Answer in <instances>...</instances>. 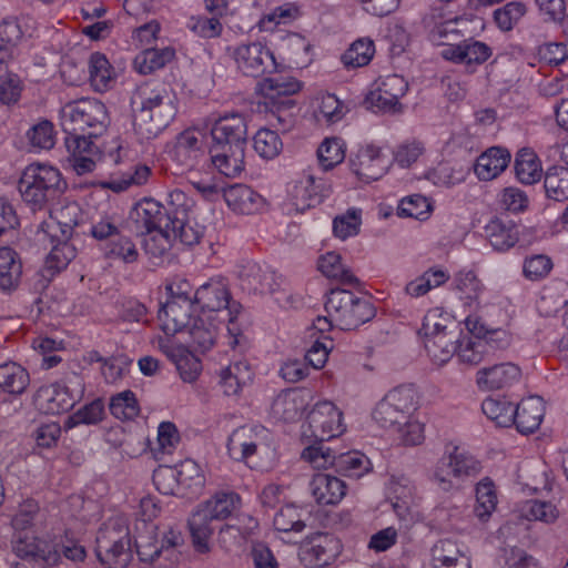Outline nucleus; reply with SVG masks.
<instances>
[{"label":"nucleus","mask_w":568,"mask_h":568,"mask_svg":"<svg viewBox=\"0 0 568 568\" xmlns=\"http://www.w3.org/2000/svg\"><path fill=\"white\" fill-rule=\"evenodd\" d=\"M133 126L141 139L159 135L175 118L174 97L164 85L141 84L131 97Z\"/></svg>","instance_id":"f257e3e1"},{"label":"nucleus","mask_w":568,"mask_h":568,"mask_svg":"<svg viewBox=\"0 0 568 568\" xmlns=\"http://www.w3.org/2000/svg\"><path fill=\"white\" fill-rule=\"evenodd\" d=\"M194 310L197 316H203L205 325H215V335L220 325L226 323L229 345L236 347L241 344V328L236 318L241 313V305L231 301L227 284L222 278H211L202 284L193 294Z\"/></svg>","instance_id":"f03ea898"},{"label":"nucleus","mask_w":568,"mask_h":568,"mask_svg":"<svg viewBox=\"0 0 568 568\" xmlns=\"http://www.w3.org/2000/svg\"><path fill=\"white\" fill-rule=\"evenodd\" d=\"M195 312L192 301H166L158 312L160 328L166 335L186 332L193 345L201 352L210 349L215 342V325H205L203 316H192Z\"/></svg>","instance_id":"7ed1b4c3"},{"label":"nucleus","mask_w":568,"mask_h":568,"mask_svg":"<svg viewBox=\"0 0 568 568\" xmlns=\"http://www.w3.org/2000/svg\"><path fill=\"white\" fill-rule=\"evenodd\" d=\"M242 499L232 490H220L200 504L189 519L192 542L200 554L210 551V538L213 534L211 523L224 520L241 509Z\"/></svg>","instance_id":"20e7f679"},{"label":"nucleus","mask_w":568,"mask_h":568,"mask_svg":"<svg viewBox=\"0 0 568 568\" xmlns=\"http://www.w3.org/2000/svg\"><path fill=\"white\" fill-rule=\"evenodd\" d=\"M480 471V462L465 446L448 443L433 466L429 480L438 490L449 493L462 488L467 480L476 477Z\"/></svg>","instance_id":"39448f33"},{"label":"nucleus","mask_w":568,"mask_h":568,"mask_svg":"<svg viewBox=\"0 0 568 568\" xmlns=\"http://www.w3.org/2000/svg\"><path fill=\"white\" fill-rule=\"evenodd\" d=\"M227 450L234 460L266 470L276 460V447L271 432L261 425L242 426L229 437Z\"/></svg>","instance_id":"423d86ee"},{"label":"nucleus","mask_w":568,"mask_h":568,"mask_svg":"<svg viewBox=\"0 0 568 568\" xmlns=\"http://www.w3.org/2000/svg\"><path fill=\"white\" fill-rule=\"evenodd\" d=\"M327 316H318L314 327L325 332L332 326L353 329L374 317V308L366 298L347 290H332L325 302Z\"/></svg>","instance_id":"0eeeda50"},{"label":"nucleus","mask_w":568,"mask_h":568,"mask_svg":"<svg viewBox=\"0 0 568 568\" xmlns=\"http://www.w3.org/2000/svg\"><path fill=\"white\" fill-rule=\"evenodd\" d=\"M18 189L24 203L33 210H41L65 191L67 182L57 168L32 163L23 170Z\"/></svg>","instance_id":"6e6552de"},{"label":"nucleus","mask_w":568,"mask_h":568,"mask_svg":"<svg viewBox=\"0 0 568 568\" xmlns=\"http://www.w3.org/2000/svg\"><path fill=\"white\" fill-rule=\"evenodd\" d=\"M97 557L108 568H124L131 560L126 520L116 516L104 524L97 537Z\"/></svg>","instance_id":"1a4fd4ad"},{"label":"nucleus","mask_w":568,"mask_h":568,"mask_svg":"<svg viewBox=\"0 0 568 568\" xmlns=\"http://www.w3.org/2000/svg\"><path fill=\"white\" fill-rule=\"evenodd\" d=\"M61 126L64 132L89 130L90 136H98L109 125L105 105L95 99H82L64 104L60 111Z\"/></svg>","instance_id":"9d476101"},{"label":"nucleus","mask_w":568,"mask_h":568,"mask_svg":"<svg viewBox=\"0 0 568 568\" xmlns=\"http://www.w3.org/2000/svg\"><path fill=\"white\" fill-rule=\"evenodd\" d=\"M84 379L77 373H69L60 381L41 386L34 396L37 407L45 414H60L71 409L82 399Z\"/></svg>","instance_id":"9b49d317"},{"label":"nucleus","mask_w":568,"mask_h":568,"mask_svg":"<svg viewBox=\"0 0 568 568\" xmlns=\"http://www.w3.org/2000/svg\"><path fill=\"white\" fill-rule=\"evenodd\" d=\"M236 69L248 77L276 72L278 64L273 51L262 41L242 42L227 48Z\"/></svg>","instance_id":"f8f14e48"},{"label":"nucleus","mask_w":568,"mask_h":568,"mask_svg":"<svg viewBox=\"0 0 568 568\" xmlns=\"http://www.w3.org/2000/svg\"><path fill=\"white\" fill-rule=\"evenodd\" d=\"M452 287L463 306L468 308L467 325L471 317H485L489 313L487 290L477 275L470 270H462L454 275Z\"/></svg>","instance_id":"ddd939ff"},{"label":"nucleus","mask_w":568,"mask_h":568,"mask_svg":"<svg viewBox=\"0 0 568 568\" xmlns=\"http://www.w3.org/2000/svg\"><path fill=\"white\" fill-rule=\"evenodd\" d=\"M148 532L139 535L135 538L136 552L142 561L156 562L155 567L161 566L160 560L169 561L170 567L174 566L180 559L179 548L182 546L183 538L179 531L169 530L164 534L161 545L153 538L154 526H146Z\"/></svg>","instance_id":"4468645a"},{"label":"nucleus","mask_w":568,"mask_h":568,"mask_svg":"<svg viewBox=\"0 0 568 568\" xmlns=\"http://www.w3.org/2000/svg\"><path fill=\"white\" fill-rule=\"evenodd\" d=\"M345 428L342 410L333 402L322 400L308 413L303 435L323 442L342 435Z\"/></svg>","instance_id":"2eb2a0df"},{"label":"nucleus","mask_w":568,"mask_h":568,"mask_svg":"<svg viewBox=\"0 0 568 568\" xmlns=\"http://www.w3.org/2000/svg\"><path fill=\"white\" fill-rule=\"evenodd\" d=\"M407 90L408 83L402 75L388 74L375 83V88L367 93L365 103L375 112L395 113L400 110L399 100Z\"/></svg>","instance_id":"dca6fc26"},{"label":"nucleus","mask_w":568,"mask_h":568,"mask_svg":"<svg viewBox=\"0 0 568 568\" xmlns=\"http://www.w3.org/2000/svg\"><path fill=\"white\" fill-rule=\"evenodd\" d=\"M210 144L213 146H246L247 126L240 113H226L214 119L210 128Z\"/></svg>","instance_id":"f3484780"},{"label":"nucleus","mask_w":568,"mask_h":568,"mask_svg":"<svg viewBox=\"0 0 568 568\" xmlns=\"http://www.w3.org/2000/svg\"><path fill=\"white\" fill-rule=\"evenodd\" d=\"M36 22L28 16H9L0 22V63L12 58L13 50L26 39L32 38Z\"/></svg>","instance_id":"a211bd4d"},{"label":"nucleus","mask_w":568,"mask_h":568,"mask_svg":"<svg viewBox=\"0 0 568 568\" xmlns=\"http://www.w3.org/2000/svg\"><path fill=\"white\" fill-rule=\"evenodd\" d=\"M339 541L328 534H316L308 537L301 546L298 557L307 568H320L329 565L339 554Z\"/></svg>","instance_id":"6ab92c4d"},{"label":"nucleus","mask_w":568,"mask_h":568,"mask_svg":"<svg viewBox=\"0 0 568 568\" xmlns=\"http://www.w3.org/2000/svg\"><path fill=\"white\" fill-rule=\"evenodd\" d=\"M328 187L310 172H303L296 176L288 186V197L292 206L297 212H304L320 204L328 195Z\"/></svg>","instance_id":"aec40b11"},{"label":"nucleus","mask_w":568,"mask_h":568,"mask_svg":"<svg viewBox=\"0 0 568 568\" xmlns=\"http://www.w3.org/2000/svg\"><path fill=\"white\" fill-rule=\"evenodd\" d=\"M388 160L378 146H361L351 158L352 172L363 182L369 183L382 178L388 169Z\"/></svg>","instance_id":"412c9836"},{"label":"nucleus","mask_w":568,"mask_h":568,"mask_svg":"<svg viewBox=\"0 0 568 568\" xmlns=\"http://www.w3.org/2000/svg\"><path fill=\"white\" fill-rule=\"evenodd\" d=\"M521 378V369L511 362L484 366L476 372L475 383L481 392L509 388Z\"/></svg>","instance_id":"4be33fe9"},{"label":"nucleus","mask_w":568,"mask_h":568,"mask_svg":"<svg viewBox=\"0 0 568 568\" xmlns=\"http://www.w3.org/2000/svg\"><path fill=\"white\" fill-rule=\"evenodd\" d=\"M207 134L200 129H187L180 133L172 150V159L180 165L192 169L204 153V145L209 148Z\"/></svg>","instance_id":"5701e85b"},{"label":"nucleus","mask_w":568,"mask_h":568,"mask_svg":"<svg viewBox=\"0 0 568 568\" xmlns=\"http://www.w3.org/2000/svg\"><path fill=\"white\" fill-rule=\"evenodd\" d=\"M312 400L308 389H287L275 396L271 405L273 418L283 422L298 420Z\"/></svg>","instance_id":"b1692460"},{"label":"nucleus","mask_w":568,"mask_h":568,"mask_svg":"<svg viewBox=\"0 0 568 568\" xmlns=\"http://www.w3.org/2000/svg\"><path fill=\"white\" fill-rule=\"evenodd\" d=\"M161 478L174 479L182 489L192 495H197L205 485V477L200 465L192 459H185L175 468L158 470L153 477L154 483L159 484Z\"/></svg>","instance_id":"393cba45"},{"label":"nucleus","mask_w":568,"mask_h":568,"mask_svg":"<svg viewBox=\"0 0 568 568\" xmlns=\"http://www.w3.org/2000/svg\"><path fill=\"white\" fill-rule=\"evenodd\" d=\"M240 278L243 290L262 295L274 294L281 280L271 267L255 262H248L242 267Z\"/></svg>","instance_id":"a878e982"},{"label":"nucleus","mask_w":568,"mask_h":568,"mask_svg":"<svg viewBox=\"0 0 568 568\" xmlns=\"http://www.w3.org/2000/svg\"><path fill=\"white\" fill-rule=\"evenodd\" d=\"M160 348L174 363L184 382L193 383L199 377L202 369L201 362L183 345H174L161 339Z\"/></svg>","instance_id":"bb28decb"},{"label":"nucleus","mask_w":568,"mask_h":568,"mask_svg":"<svg viewBox=\"0 0 568 568\" xmlns=\"http://www.w3.org/2000/svg\"><path fill=\"white\" fill-rule=\"evenodd\" d=\"M245 146H213L209 145L212 165L227 178H236L244 170Z\"/></svg>","instance_id":"cd10ccee"},{"label":"nucleus","mask_w":568,"mask_h":568,"mask_svg":"<svg viewBox=\"0 0 568 568\" xmlns=\"http://www.w3.org/2000/svg\"><path fill=\"white\" fill-rule=\"evenodd\" d=\"M490 54L491 50L486 43L473 39L449 45L442 51V57L445 60L467 65L481 64Z\"/></svg>","instance_id":"c85d7f7f"},{"label":"nucleus","mask_w":568,"mask_h":568,"mask_svg":"<svg viewBox=\"0 0 568 568\" xmlns=\"http://www.w3.org/2000/svg\"><path fill=\"white\" fill-rule=\"evenodd\" d=\"M254 372L246 359H236L223 368L220 374V384L227 396H235L243 388L252 384Z\"/></svg>","instance_id":"c756f323"},{"label":"nucleus","mask_w":568,"mask_h":568,"mask_svg":"<svg viewBox=\"0 0 568 568\" xmlns=\"http://www.w3.org/2000/svg\"><path fill=\"white\" fill-rule=\"evenodd\" d=\"M545 416V404L539 396H529L515 407L514 423L518 432L530 434L537 430Z\"/></svg>","instance_id":"7c9ffc66"},{"label":"nucleus","mask_w":568,"mask_h":568,"mask_svg":"<svg viewBox=\"0 0 568 568\" xmlns=\"http://www.w3.org/2000/svg\"><path fill=\"white\" fill-rule=\"evenodd\" d=\"M227 206L240 214H254L264 205V199L244 184H234L223 191Z\"/></svg>","instance_id":"2f4dec72"},{"label":"nucleus","mask_w":568,"mask_h":568,"mask_svg":"<svg viewBox=\"0 0 568 568\" xmlns=\"http://www.w3.org/2000/svg\"><path fill=\"white\" fill-rule=\"evenodd\" d=\"M510 153L494 146L480 154L475 163V174L480 181H491L501 174L510 162Z\"/></svg>","instance_id":"473e14b6"},{"label":"nucleus","mask_w":568,"mask_h":568,"mask_svg":"<svg viewBox=\"0 0 568 568\" xmlns=\"http://www.w3.org/2000/svg\"><path fill=\"white\" fill-rule=\"evenodd\" d=\"M484 233L491 247L497 252L508 251L519 240L516 224L500 217L490 219L484 226Z\"/></svg>","instance_id":"72a5a7b5"},{"label":"nucleus","mask_w":568,"mask_h":568,"mask_svg":"<svg viewBox=\"0 0 568 568\" xmlns=\"http://www.w3.org/2000/svg\"><path fill=\"white\" fill-rule=\"evenodd\" d=\"M310 487L313 497L321 505H335L346 494V485L343 480L323 473L313 477Z\"/></svg>","instance_id":"f704fd0d"},{"label":"nucleus","mask_w":568,"mask_h":568,"mask_svg":"<svg viewBox=\"0 0 568 568\" xmlns=\"http://www.w3.org/2000/svg\"><path fill=\"white\" fill-rule=\"evenodd\" d=\"M386 496L396 516L406 520L409 516L413 498V486L405 476H392L386 485Z\"/></svg>","instance_id":"c9c22d12"},{"label":"nucleus","mask_w":568,"mask_h":568,"mask_svg":"<svg viewBox=\"0 0 568 568\" xmlns=\"http://www.w3.org/2000/svg\"><path fill=\"white\" fill-rule=\"evenodd\" d=\"M433 568H470L469 559L452 539H440L432 548Z\"/></svg>","instance_id":"e433bc0d"},{"label":"nucleus","mask_w":568,"mask_h":568,"mask_svg":"<svg viewBox=\"0 0 568 568\" xmlns=\"http://www.w3.org/2000/svg\"><path fill=\"white\" fill-rule=\"evenodd\" d=\"M81 210L77 203H69L51 214L50 220L44 223L43 230L51 237H58V233L62 237L69 239L74 226L79 224Z\"/></svg>","instance_id":"4c0bfd02"},{"label":"nucleus","mask_w":568,"mask_h":568,"mask_svg":"<svg viewBox=\"0 0 568 568\" xmlns=\"http://www.w3.org/2000/svg\"><path fill=\"white\" fill-rule=\"evenodd\" d=\"M124 222L119 212L114 209H106L92 216L90 234L101 242L116 237L121 234Z\"/></svg>","instance_id":"58836bf2"},{"label":"nucleus","mask_w":568,"mask_h":568,"mask_svg":"<svg viewBox=\"0 0 568 568\" xmlns=\"http://www.w3.org/2000/svg\"><path fill=\"white\" fill-rule=\"evenodd\" d=\"M468 19L465 17H455L445 21H429L427 22L429 39L437 45L449 47L450 42L457 41L465 36L464 26L467 24Z\"/></svg>","instance_id":"ea45409f"},{"label":"nucleus","mask_w":568,"mask_h":568,"mask_svg":"<svg viewBox=\"0 0 568 568\" xmlns=\"http://www.w3.org/2000/svg\"><path fill=\"white\" fill-rule=\"evenodd\" d=\"M136 221L145 230L153 231L166 229L171 225V215L155 200H144L140 202L135 209Z\"/></svg>","instance_id":"a19ab883"},{"label":"nucleus","mask_w":568,"mask_h":568,"mask_svg":"<svg viewBox=\"0 0 568 568\" xmlns=\"http://www.w3.org/2000/svg\"><path fill=\"white\" fill-rule=\"evenodd\" d=\"M89 79L92 88L98 92H104L115 82V72L104 54L94 52L90 55Z\"/></svg>","instance_id":"79ce46f5"},{"label":"nucleus","mask_w":568,"mask_h":568,"mask_svg":"<svg viewBox=\"0 0 568 568\" xmlns=\"http://www.w3.org/2000/svg\"><path fill=\"white\" fill-rule=\"evenodd\" d=\"M29 385L28 372L14 362L0 365V389L10 395H21Z\"/></svg>","instance_id":"37998d69"},{"label":"nucleus","mask_w":568,"mask_h":568,"mask_svg":"<svg viewBox=\"0 0 568 568\" xmlns=\"http://www.w3.org/2000/svg\"><path fill=\"white\" fill-rule=\"evenodd\" d=\"M22 272L18 254L10 247L0 248V290H14Z\"/></svg>","instance_id":"c03bdc74"},{"label":"nucleus","mask_w":568,"mask_h":568,"mask_svg":"<svg viewBox=\"0 0 568 568\" xmlns=\"http://www.w3.org/2000/svg\"><path fill=\"white\" fill-rule=\"evenodd\" d=\"M174 50L170 47H164L162 49H144L135 57L134 69L140 74H150L162 69L174 58Z\"/></svg>","instance_id":"a18cd8bd"},{"label":"nucleus","mask_w":568,"mask_h":568,"mask_svg":"<svg viewBox=\"0 0 568 568\" xmlns=\"http://www.w3.org/2000/svg\"><path fill=\"white\" fill-rule=\"evenodd\" d=\"M150 174L151 169L148 165L136 164L128 171L112 176L109 181L104 182L103 186L115 193H121L133 186L145 184Z\"/></svg>","instance_id":"49530a36"},{"label":"nucleus","mask_w":568,"mask_h":568,"mask_svg":"<svg viewBox=\"0 0 568 568\" xmlns=\"http://www.w3.org/2000/svg\"><path fill=\"white\" fill-rule=\"evenodd\" d=\"M488 353L487 342L475 336L464 335L457 339L456 356L462 364L476 366Z\"/></svg>","instance_id":"de8ad7c7"},{"label":"nucleus","mask_w":568,"mask_h":568,"mask_svg":"<svg viewBox=\"0 0 568 568\" xmlns=\"http://www.w3.org/2000/svg\"><path fill=\"white\" fill-rule=\"evenodd\" d=\"M333 466L342 475L351 478H361L372 469L371 460L357 450L334 457Z\"/></svg>","instance_id":"09e8293b"},{"label":"nucleus","mask_w":568,"mask_h":568,"mask_svg":"<svg viewBox=\"0 0 568 568\" xmlns=\"http://www.w3.org/2000/svg\"><path fill=\"white\" fill-rule=\"evenodd\" d=\"M449 275L439 268H429L418 277L408 282L405 286V293L414 298L426 295L433 288L445 284Z\"/></svg>","instance_id":"8fccbe9b"},{"label":"nucleus","mask_w":568,"mask_h":568,"mask_svg":"<svg viewBox=\"0 0 568 568\" xmlns=\"http://www.w3.org/2000/svg\"><path fill=\"white\" fill-rule=\"evenodd\" d=\"M304 516V509L295 505L283 506L274 515V528L284 534H300L306 527Z\"/></svg>","instance_id":"3c124183"},{"label":"nucleus","mask_w":568,"mask_h":568,"mask_svg":"<svg viewBox=\"0 0 568 568\" xmlns=\"http://www.w3.org/2000/svg\"><path fill=\"white\" fill-rule=\"evenodd\" d=\"M424 345L430 361L443 366L456 354L457 338L455 335H437L425 339Z\"/></svg>","instance_id":"603ef678"},{"label":"nucleus","mask_w":568,"mask_h":568,"mask_svg":"<svg viewBox=\"0 0 568 568\" xmlns=\"http://www.w3.org/2000/svg\"><path fill=\"white\" fill-rule=\"evenodd\" d=\"M516 178L524 184H534L541 178V164L537 155L528 149L518 152L515 161Z\"/></svg>","instance_id":"864d4df0"},{"label":"nucleus","mask_w":568,"mask_h":568,"mask_svg":"<svg viewBox=\"0 0 568 568\" xmlns=\"http://www.w3.org/2000/svg\"><path fill=\"white\" fill-rule=\"evenodd\" d=\"M497 494L489 478L481 479L476 486V505L474 513L480 521H486L497 507Z\"/></svg>","instance_id":"5fc2aeb1"},{"label":"nucleus","mask_w":568,"mask_h":568,"mask_svg":"<svg viewBox=\"0 0 568 568\" xmlns=\"http://www.w3.org/2000/svg\"><path fill=\"white\" fill-rule=\"evenodd\" d=\"M104 416V403L101 398H97L69 415L64 420V427L71 429L80 425H97L103 420Z\"/></svg>","instance_id":"6e6d98bb"},{"label":"nucleus","mask_w":568,"mask_h":568,"mask_svg":"<svg viewBox=\"0 0 568 568\" xmlns=\"http://www.w3.org/2000/svg\"><path fill=\"white\" fill-rule=\"evenodd\" d=\"M375 53V45L369 38L354 41L343 53L342 62L348 69L361 68L369 63Z\"/></svg>","instance_id":"4d7b16f0"},{"label":"nucleus","mask_w":568,"mask_h":568,"mask_svg":"<svg viewBox=\"0 0 568 568\" xmlns=\"http://www.w3.org/2000/svg\"><path fill=\"white\" fill-rule=\"evenodd\" d=\"M544 186L548 197L558 202L568 201V168H549L545 175Z\"/></svg>","instance_id":"13d9d810"},{"label":"nucleus","mask_w":568,"mask_h":568,"mask_svg":"<svg viewBox=\"0 0 568 568\" xmlns=\"http://www.w3.org/2000/svg\"><path fill=\"white\" fill-rule=\"evenodd\" d=\"M346 145L339 138H326L317 149V160L324 171H328L345 159Z\"/></svg>","instance_id":"bf43d9fd"},{"label":"nucleus","mask_w":568,"mask_h":568,"mask_svg":"<svg viewBox=\"0 0 568 568\" xmlns=\"http://www.w3.org/2000/svg\"><path fill=\"white\" fill-rule=\"evenodd\" d=\"M481 409L498 426L507 427L514 423L515 405L506 398H486L481 404Z\"/></svg>","instance_id":"052dcab7"},{"label":"nucleus","mask_w":568,"mask_h":568,"mask_svg":"<svg viewBox=\"0 0 568 568\" xmlns=\"http://www.w3.org/2000/svg\"><path fill=\"white\" fill-rule=\"evenodd\" d=\"M452 323V317L447 312L438 307L433 308L424 316L419 334L425 339L434 338L437 335H455L453 332L447 331L448 325Z\"/></svg>","instance_id":"680f3d73"},{"label":"nucleus","mask_w":568,"mask_h":568,"mask_svg":"<svg viewBox=\"0 0 568 568\" xmlns=\"http://www.w3.org/2000/svg\"><path fill=\"white\" fill-rule=\"evenodd\" d=\"M102 250L108 258L123 263H133L139 257V252L132 240L121 234L105 242Z\"/></svg>","instance_id":"e2e57ef3"},{"label":"nucleus","mask_w":568,"mask_h":568,"mask_svg":"<svg viewBox=\"0 0 568 568\" xmlns=\"http://www.w3.org/2000/svg\"><path fill=\"white\" fill-rule=\"evenodd\" d=\"M318 270L326 277L345 284H352L356 281L351 271L342 263L339 254L335 252H327L320 257Z\"/></svg>","instance_id":"0e129e2a"},{"label":"nucleus","mask_w":568,"mask_h":568,"mask_svg":"<svg viewBox=\"0 0 568 568\" xmlns=\"http://www.w3.org/2000/svg\"><path fill=\"white\" fill-rule=\"evenodd\" d=\"M170 232H174L171 236L173 243L180 241L185 245L196 244L202 236V229L191 220V215L172 217Z\"/></svg>","instance_id":"69168bd1"},{"label":"nucleus","mask_w":568,"mask_h":568,"mask_svg":"<svg viewBox=\"0 0 568 568\" xmlns=\"http://www.w3.org/2000/svg\"><path fill=\"white\" fill-rule=\"evenodd\" d=\"M253 146L261 158L271 160L281 153L283 142L275 131L270 129H260L254 135Z\"/></svg>","instance_id":"338daca9"},{"label":"nucleus","mask_w":568,"mask_h":568,"mask_svg":"<svg viewBox=\"0 0 568 568\" xmlns=\"http://www.w3.org/2000/svg\"><path fill=\"white\" fill-rule=\"evenodd\" d=\"M407 415H414L418 406L417 390L413 385H400L389 390L384 397Z\"/></svg>","instance_id":"774afa93"}]
</instances>
